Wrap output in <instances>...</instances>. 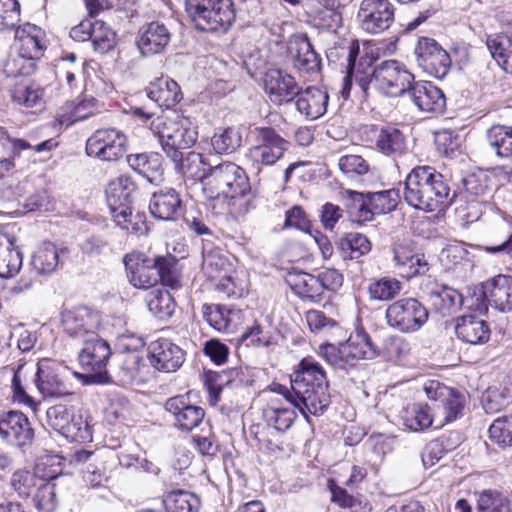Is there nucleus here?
I'll list each match as a JSON object with an SVG mask.
<instances>
[{
	"instance_id": "nucleus-1",
	"label": "nucleus",
	"mask_w": 512,
	"mask_h": 512,
	"mask_svg": "<svg viewBox=\"0 0 512 512\" xmlns=\"http://www.w3.org/2000/svg\"><path fill=\"white\" fill-rule=\"evenodd\" d=\"M358 42H352L346 49V75L342 81L340 94L348 99L353 82L365 96L371 91L389 97L407 93L414 75L396 60H387L374 66V58L368 54L359 55Z\"/></svg>"
},
{
	"instance_id": "nucleus-2",
	"label": "nucleus",
	"mask_w": 512,
	"mask_h": 512,
	"mask_svg": "<svg viewBox=\"0 0 512 512\" xmlns=\"http://www.w3.org/2000/svg\"><path fill=\"white\" fill-rule=\"evenodd\" d=\"M291 391L273 383L270 391L283 395L304 415L323 413L330 404L329 382L323 367L313 358H303L290 377Z\"/></svg>"
},
{
	"instance_id": "nucleus-3",
	"label": "nucleus",
	"mask_w": 512,
	"mask_h": 512,
	"mask_svg": "<svg viewBox=\"0 0 512 512\" xmlns=\"http://www.w3.org/2000/svg\"><path fill=\"white\" fill-rule=\"evenodd\" d=\"M151 131L158 137L166 156L173 162L181 160L182 150L195 144L198 135L190 119L176 113L157 117L151 123Z\"/></svg>"
},
{
	"instance_id": "nucleus-4",
	"label": "nucleus",
	"mask_w": 512,
	"mask_h": 512,
	"mask_svg": "<svg viewBox=\"0 0 512 512\" xmlns=\"http://www.w3.org/2000/svg\"><path fill=\"white\" fill-rule=\"evenodd\" d=\"M318 354L331 366L345 369L354 366L359 360L374 359L381 351L365 331L357 330L339 346L328 343L320 345Z\"/></svg>"
},
{
	"instance_id": "nucleus-5",
	"label": "nucleus",
	"mask_w": 512,
	"mask_h": 512,
	"mask_svg": "<svg viewBox=\"0 0 512 512\" xmlns=\"http://www.w3.org/2000/svg\"><path fill=\"white\" fill-rule=\"evenodd\" d=\"M186 11L196 28L205 32L226 30L235 19L231 0H186Z\"/></svg>"
},
{
	"instance_id": "nucleus-6",
	"label": "nucleus",
	"mask_w": 512,
	"mask_h": 512,
	"mask_svg": "<svg viewBox=\"0 0 512 512\" xmlns=\"http://www.w3.org/2000/svg\"><path fill=\"white\" fill-rule=\"evenodd\" d=\"M423 389L427 398L434 403V417L440 426L462 416L466 399L458 389L438 380L426 381Z\"/></svg>"
},
{
	"instance_id": "nucleus-7",
	"label": "nucleus",
	"mask_w": 512,
	"mask_h": 512,
	"mask_svg": "<svg viewBox=\"0 0 512 512\" xmlns=\"http://www.w3.org/2000/svg\"><path fill=\"white\" fill-rule=\"evenodd\" d=\"M144 340L132 334H124L118 338L116 366L117 377L122 384H130L143 380L142 369L145 367L142 356Z\"/></svg>"
},
{
	"instance_id": "nucleus-8",
	"label": "nucleus",
	"mask_w": 512,
	"mask_h": 512,
	"mask_svg": "<svg viewBox=\"0 0 512 512\" xmlns=\"http://www.w3.org/2000/svg\"><path fill=\"white\" fill-rule=\"evenodd\" d=\"M427 308L416 298H402L390 304L385 312L387 325L401 333L419 331L427 322Z\"/></svg>"
},
{
	"instance_id": "nucleus-9",
	"label": "nucleus",
	"mask_w": 512,
	"mask_h": 512,
	"mask_svg": "<svg viewBox=\"0 0 512 512\" xmlns=\"http://www.w3.org/2000/svg\"><path fill=\"white\" fill-rule=\"evenodd\" d=\"M47 424L69 441L87 442L92 440L91 427L77 414L73 406L57 404L46 411Z\"/></svg>"
},
{
	"instance_id": "nucleus-10",
	"label": "nucleus",
	"mask_w": 512,
	"mask_h": 512,
	"mask_svg": "<svg viewBox=\"0 0 512 512\" xmlns=\"http://www.w3.org/2000/svg\"><path fill=\"white\" fill-rule=\"evenodd\" d=\"M265 106V116L261 119V125L258 124V158L263 165H273L283 156L288 143L270 127L282 121L281 115L276 111H270L267 103Z\"/></svg>"
},
{
	"instance_id": "nucleus-11",
	"label": "nucleus",
	"mask_w": 512,
	"mask_h": 512,
	"mask_svg": "<svg viewBox=\"0 0 512 512\" xmlns=\"http://www.w3.org/2000/svg\"><path fill=\"white\" fill-rule=\"evenodd\" d=\"M127 137L116 128L96 130L86 142V153L102 161H116L126 152Z\"/></svg>"
},
{
	"instance_id": "nucleus-12",
	"label": "nucleus",
	"mask_w": 512,
	"mask_h": 512,
	"mask_svg": "<svg viewBox=\"0 0 512 512\" xmlns=\"http://www.w3.org/2000/svg\"><path fill=\"white\" fill-rule=\"evenodd\" d=\"M164 257L149 258L144 253L132 252L124 257L127 278L138 289H149L159 281V268Z\"/></svg>"
},
{
	"instance_id": "nucleus-13",
	"label": "nucleus",
	"mask_w": 512,
	"mask_h": 512,
	"mask_svg": "<svg viewBox=\"0 0 512 512\" xmlns=\"http://www.w3.org/2000/svg\"><path fill=\"white\" fill-rule=\"evenodd\" d=\"M414 54L418 66L427 74L439 79L448 74L451 67L450 55L434 39L419 38Z\"/></svg>"
},
{
	"instance_id": "nucleus-14",
	"label": "nucleus",
	"mask_w": 512,
	"mask_h": 512,
	"mask_svg": "<svg viewBox=\"0 0 512 512\" xmlns=\"http://www.w3.org/2000/svg\"><path fill=\"white\" fill-rule=\"evenodd\" d=\"M212 190L250 192L251 186L245 171L238 165L228 162L209 169L203 192Z\"/></svg>"
},
{
	"instance_id": "nucleus-15",
	"label": "nucleus",
	"mask_w": 512,
	"mask_h": 512,
	"mask_svg": "<svg viewBox=\"0 0 512 512\" xmlns=\"http://www.w3.org/2000/svg\"><path fill=\"white\" fill-rule=\"evenodd\" d=\"M394 12V6L389 0H362L357 18L362 30L370 34H379L393 24Z\"/></svg>"
},
{
	"instance_id": "nucleus-16",
	"label": "nucleus",
	"mask_w": 512,
	"mask_h": 512,
	"mask_svg": "<svg viewBox=\"0 0 512 512\" xmlns=\"http://www.w3.org/2000/svg\"><path fill=\"white\" fill-rule=\"evenodd\" d=\"M62 327L71 338L80 342L97 334L100 326V316L87 307H77L62 313Z\"/></svg>"
},
{
	"instance_id": "nucleus-17",
	"label": "nucleus",
	"mask_w": 512,
	"mask_h": 512,
	"mask_svg": "<svg viewBox=\"0 0 512 512\" xmlns=\"http://www.w3.org/2000/svg\"><path fill=\"white\" fill-rule=\"evenodd\" d=\"M299 87L292 75L279 68L269 69L263 76L264 92L278 106L293 101Z\"/></svg>"
},
{
	"instance_id": "nucleus-18",
	"label": "nucleus",
	"mask_w": 512,
	"mask_h": 512,
	"mask_svg": "<svg viewBox=\"0 0 512 512\" xmlns=\"http://www.w3.org/2000/svg\"><path fill=\"white\" fill-rule=\"evenodd\" d=\"M165 410L173 419L174 426L183 432L197 428L204 420V409L192 404L188 395H178L165 402Z\"/></svg>"
},
{
	"instance_id": "nucleus-19",
	"label": "nucleus",
	"mask_w": 512,
	"mask_h": 512,
	"mask_svg": "<svg viewBox=\"0 0 512 512\" xmlns=\"http://www.w3.org/2000/svg\"><path fill=\"white\" fill-rule=\"evenodd\" d=\"M148 360L160 372L171 373L178 370L185 360L184 351L168 338H157L148 346Z\"/></svg>"
},
{
	"instance_id": "nucleus-20",
	"label": "nucleus",
	"mask_w": 512,
	"mask_h": 512,
	"mask_svg": "<svg viewBox=\"0 0 512 512\" xmlns=\"http://www.w3.org/2000/svg\"><path fill=\"white\" fill-rule=\"evenodd\" d=\"M15 39L19 43V57L27 60V66L21 67L18 73L29 75L35 70L34 60L40 57L43 49L42 30L34 24L26 23L17 27Z\"/></svg>"
},
{
	"instance_id": "nucleus-21",
	"label": "nucleus",
	"mask_w": 512,
	"mask_h": 512,
	"mask_svg": "<svg viewBox=\"0 0 512 512\" xmlns=\"http://www.w3.org/2000/svg\"><path fill=\"white\" fill-rule=\"evenodd\" d=\"M407 93L414 105L422 112L442 114L446 109L443 91L429 81L412 82Z\"/></svg>"
},
{
	"instance_id": "nucleus-22",
	"label": "nucleus",
	"mask_w": 512,
	"mask_h": 512,
	"mask_svg": "<svg viewBox=\"0 0 512 512\" xmlns=\"http://www.w3.org/2000/svg\"><path fill=\"white\" fill-rule=\"evenodd\" d=\"M394 267L401 277L411 279L425 275L430 270V264L423 253H418L409 245L396 243L393 246Z\"/></svg>"
},
{
	"instance_id": "nucleus-23",
	"label": "nucleus",
	"mask_w": 512,
	"mask_h": 512,
	"mask_svg": "<svg viewBox=\"0 0 512 512\" xmlns=\"http://www.w3.org/2000/svg\"><path fill=\"white\" fill-rule=\"evenodd\" d=\"M293 101L297 112L306 120L313 121L326 113L329 94L325 88L310 86L302 90L299 87Z\"/></svg>"
},
{
	"instance_id": "nucleus-24",
	"label": "nucleus",
	"mask_w": 512,
	"mask_h": 512,
	"mask_svg": "<svg viewBox=\"0 0 512 512\" xmlns=\"http://www.w3.org/2000/svg\"><path fill=\"white\" fill-rule=\"evenodd\" d=\"M0 436L11 445L25 446L33 438V429L25 414L9 411L0 418Z\"/></svg>"
},
{
	"instance_id": "nucleus-25",
	"label": "nucleus",
	"mask_w": 512,
	"mask_h": 512,
	"mask_svg": "<svg viewBox=\"0 0 512 512\" xmlns=\"http://www.w3.org/2000/svg\"><path fill=\"white\" fill-rule=\"evenodd\" d=\"M82 343L83 348L79 353V362L82 368L89 372L101 374L111 356L108 342L95 334Z\"/></svg>"
},
{
	"instance_id": "nucleus-26",
	"label": "nucleus",
	"mask_w": 512,
	"mask_h": 512,
	"mask_svg": "<svg viewBox=\"0 0 512 512\" xmlns=\"http://www.w3.org/2000/svg\"><path fill=\"white\" fill-rule=\"evenodd\" d=\"M288 53L300 72L313 73L320 69L321 59L305 35H294L288 42Z\"/></svg>"
},
{
	"instance_id": "nucleus-27",
	"label": "nucleus",
	"mask_w": 512,
	"mask_h": 512,
	"mask_svg": "<svg viewBox=\"0 0 512 512\" xmlns=\"http://www.w3.org/2000/svg\"><path fill=\"white\" fill-rule=\"evenodd\" d=\"M479 299L488 302L500 312L512 310V276L499 274L483 286Z\"/></svg>"
},
{
	"instance_id": "nucleus-28",
	"label": "nucleus",
	"mask_w": 512,
	"mask_h": 512,
	"mask_svg": "<svg viewBox=\"0 0 512 512\" xmlns=\"http://www.w3.org/2000/svg\"><path fill=\"white\" fill-rule=\"evenodd\" d=\"M35 384L44 397H62L69 394L60 378L59 367L48 359L38 362Z\"/></svg>"
},
{
	"instance_id": "nucleus-29",
	"label": "nucleus",
	"mask_w": 512,
	"mask_h": 512,
	"mask_svg": "<svg viewBox=\"0 0 512 512\" xmlns=\"http://www.w3.org/2000/svg\"><path fill=\"white\" fill-rule=\"evenodd\" d=\"M406 192H449L443 175L430 166L414 168L405 181Z\"/></svg>"
},
{
	"instance_id": "nucleus-30",
	"label": "nucleus",
	"mask_w": 512,
	"mask_h": 512,
	"mask_svg": "<svg viewBox=\"0 0 512 512\" xmlns=\"http://www.w3.org/2000/svg\"><path fill=\"white\" fill-rule=\"evenodd\" d=\"M170 38L171 34L163 23L151 22L143 27L137 45L143 55H154L165 49Z\"/></svg>"
},
{
	"instance_id": "nucleus-31",
	"label": "nucleus",
	"mask_w": 512,
	"mask_h": 512,
	"mask_svg": "<svg viewBox=\"0 0 512 512\" xmlns=\"http://www.w3.org/2000/svg\"><path fill=\"white\" fill-rule=\"evenodd\" d=\"M285 282L303 300L318 302L322 299L321 284L317 276L293 269L287 273Z\"/></svg>"
},
{
	"instance_id": "nucleus-32",
	"label": "nucleus",
	"mask_w": 512,
	"mask_h": 512,
	"mask_svg": "<svg viewBox=\"0 0 512 512\" xmlns=\"http://www.w3.org/2000/svg\"><path fill=\"white\" fill-rule=\"evenodd\" d=\"M127 163L154 186L163 181L162 156L159 153L130 154L127 156Z\"/></svg>"
},
{
	"instance_id": "nucleus-33",
	"label": "nucleus",
	"mask_w": 512,
	"mask_h": 512,
	"mask_svg": "<svg viewBox=\"0 0 512 512\" xmlns=\"http://www.w3.org/2000/svg\"><path fill=\"white\" fill-rule=\"evenodd\" d=\"M455 333L463 342L477 345L488 342L491 331L485 320L466 315L457 319Z\"/></svg>"
},
{
	"instance_id": "nucleus-34",
	"label": "nucleus",
	"mask_w": 512,
	"mask_h": 512,
	"mask_svg": "<svg viewBox=\"0 0 512 512\" xmlns=\"http://www.w3.org/2000/svg\"><path fill=\"white\" fill-rule=\"evenodd\" d=\"M22 264V253L15 246V237L0 231V278L14 277Z\"/></svg>"
},
{
	"instance_id": "nucleus-35",
	"label": "nucleus",
	"mask_w": 512,
	"mask_h": 512,
	"mask_svg": "<svg viewBox=\"0 0 512 512\" xmlns=\"http://www.w3.org/2000/svg\"><path fill=\"white\" fill-rule=\"evenodd\" d=\"M147 96L159 107L170 109L180 102L182 93L178 83L168 77L156 79L146 89Z\"/></svg>"
},
{
	"instance_id": "nucleus-36",
	"label": "nucleus",
	"mask_w": 512,
	"mask_h": 512,
	"mask_svg": "<svg viewBox=\"0 0 512 512\" xmlns=\"http://www.w3.org/2000/svg\"><path fill=\"white\" fill-rule=\"evenodd\" d=\"M423 292L434 309L443 315L460 305L462 301L457 290L444 284L426 285Z\"/></svg>"
},
{
	"instance_id": "nucleus-37",
	"label": "nucleus",
	"mask_w": 512,
	"mask_h": 512,
	"mask_svg": "<svg viewBox=\"0 0 512 512\" xmlns=\"http://www.w3.org/2000/svg\"><path fill=\"white\" fill-rule=\"evenodd\" d=\"M506 178L507 175L505 174L477 169L462 176L459 181L466 192H486L491 190L497 192L500 189V183Z\"/></svg>"
},
{
	"instance_id": "nucleus-38",
	"label": "nucleus",
	"mask_w": 512,
	"mask_h": 512,
	"mask_svg": "<svg viewBox=\"0 0 512 512\" xmlns=\"http://www.w3.org/2000/svg\"><path fill=\"white\" fill-rule=\"evenodd\" d=\"M202 310L207 323L220 332L233 330L241 318L239 311L231 310L223 305L204 304Z\"/></svg>"
},
{
	"instance_id": "nucleus-39",
	"label": "nucleus",
	"mask_w": 512,
	"mask_h": 512,
	"mask_svg": "<svg viewBox=\"0 0 512 512\" xmlns=\"http://www.w3.org/2000/svg\"><path fill=\"white\" fill-rule=\"evenodd\" d=\"M175 168L182 173L187 180H192L193 184H199L203 190L207 180L209 169L212 168L204 162V158L200 153L189 152L186 157L174 162Z\"/></svg>"
},
{
	"instance_id": "nucleus-40",
	"label": "nucleus",
	"mask_w": 512,
	"mask_h": 512,
	"mask_svg": "<svg viewBox=\"0 0 512 512\" xmlns=\"http://www.w3.org/2000/svg\"><path fill=\"white\" fill-rule=\"evenodd\" d=\"M45 91L36 83L19 82L11 89L13 102L26 108L41 110L45 105Z\"/></svg>"
},
{
	"instance_id": "nucleus-41",
	"label": "nucleus",
	"mask_w": 512,
	"mask_h": 512,
	"mask_svg": "<svg viewBox=\"0 0 512 512\" xmlns=\"http://www.w3.org/2000/svg\"><path fill=\"white\" fill-rule=\"evenodd\" d=\"M403 425L413 432H420L429 428L436 418L431 413L430 407L426 403H414L408 405L401 412Z\"/></svg>"
},
{
	"instance_id": "nucleus-42",
	"label": "nucleus",
	"mask_w": 512,
	"mask_h": 512,
	"mask_svg": "<svg viewBox=\"0 0 512 512\" xmlns=\"http://www.w3.org/2000/svg\"><path fill=\"white\" fill-rule=\"evenodd\" d=\"M486 141L498 158L512 157V126L494 124L486 131Z\"/></svg>"
},
{
	"instance_id": "nucleus-43",
	"label": "nucleus",
	"mask_w": 512,
	"mask_h": 512,
	"mask_svg": "<svg viewBox=\"0 0 512 512\" xmlns=\"http://www.w3.org/2000/svg\"><path fill=\"white\" fill-rule=\"evenodd\" d=\"M16 195V199L8 202L7 208L10 209V213L21 216L33 211H50L53 209L49 194Z\"/></svg>"
},
{
	"instance_id": "nucleus-44",
	"label": "nucleus",
	"mask_w": 512,
	"mask_h": 512,
	"mask_svg": "<svg viewBox=\"0 0 512 512\" xmlns=\"http://www.w3.org/2000/svg\"><path fill=\"white\" fill-rule=\"evenodd\" d=\"M486 46L498 65L512 74V43L503 34H492L486 38Z\"/></svg>"
},
{
	"instance_id": "nucleus-45",
	"label": "nucleus",
	"mask_w": 512,
	"mask_h": 512,
	"mask_svg": "<svg viewBox=\"0 0 512 512\" xmlns=\"http://www.w3.org/2000/svg\"><path fill=\"white\" fill-rule=\"evenodd\" d=\"M150 213L160 220H173L181 210L178 194H152Z\"/></svg>"
},
{
	"instance_id": "nucleus-46",
	"label": "nucleus",
	"mask_w": 512,
	"mask_h": 512,
	"mask_svg": "<svg viewBox=\"0 0 512 512\" xmlns=\"http://www.w3.org/2000/svg\"><path fill=\"white\" fill-rule=\"evenodd\" d=\"M216 290L227 298L239 299L248 294L250 282L244 271L234 272V275L223 276L215 282Z\"/></svg>"
},
{
	"instance_id": "nucleus-47",
	"label": "nucleus",
	"mask_w": 512,
	"mask_h": 512,
	"mask_svg": "<svg viewBox=\"0 0 512 512\" xmlns=\"http://www.w3.org/2000/svg\"><path fill=\"white\" fill-rule=\"evenodd\" d=\"M231 270L228 259L216 249L203 252L202 271L210 281L217 282Z\"/></svg>"
},
{
	"instance_id": "nucleus-48",
	"label": "nucleus",
	"mask_w": 512,
	"mask_h": 512,
	"mask_svg": "<svg viewBox=\"0 0 512 512\" xmlns=\"http://www.w3.org/2000/svg\"><path fill=\"white\" fill-rule=\"evenodd\" d=\"M59 259V249L53 243L46 242L34 252L31 264L37 273L50 274L57 269Z\"/></svg>"
},
{
	"instance_id": "nucleus-49",
	"label": "nucleus",
	"mask_w": 512,
	"mask_h": 512,
	"mask_svg": "<svg viewBox=\"0 0 512 512\" xmlns=\"http://www.w3.org/2000/svg\"><path fill=\"white\" fill-rule=\"evenodd\" d=\"M149 311L157 318H170L176 308L173 296L166 289H154L146 296Z\"/></svg>"
},
{
	"instance_id": "nucleus-50",
	"label": "nucleus",
	"mask_w": 512,
	"mask_h": 512,
	"mask_svg": "<svg viewBox=\"0 0 512 512\" xmlns=\"http://www.w3.org/2000/svg\"><path fill=\"white\" fill-rule=\"evenodd\" d=\"M406 203L423 212L444 211L452 202L449 194H403Z\"/></svg>"
},
{
	"instance_id": "nucleus-51",
	"label": "nucleus",
	"mask_w": 512,
	"mask_h": 512,
	"mask_svg": "<svg viewBox=\"0 0 512 512\" xmlns=\"http://www.w3.org/2000/svg\"><path fill=\"white\" fill-rule=\"evenodd\" d=\"M40 481L36 472L27 468H19L11 474L9 487L19 498L25 499L32 495Z\"/></svg>"
},
{
	"instance_id": "nucleus-52",
	"label": "nucleus",
	"mask_w": 512,
	"mask_h": 512,
	"mask_svg": "<svg viewBox=\"0 0 512 512\" xmlns=\"http://www.w3.org/2000/svg\"><path fill=\"white\" fill-rule=\"evenodd\" d=\"M376 147L385 155H400L406 149L405 137L397 128H382L376 139Z\"/></svg>"
},
{
	"instance_id": "nucleus-53",
	"label": "nucleus",
	"mask_w": 512,
	"mask_h": 512,
	"mask_svg": "<svg viewBox=\"0 0 512 512\" xmlns=\"http://www.w3.org/2000/svg\"><path fill=\"white\" fill-rule=\"evenodd\" d=\"M362 196L364 194H361ZM367 200L363 201V206L360 209L362 216L365 220L369 219L368 213L371 214H385L394 210L397 206V201L400 199V194H365Z\"/></svg>"
},
{
	"instance_id": "nucleus-54",
	"label": "nucleus",
	"mask_w": 512,
	"mask_h": 512,
	"mask_svg": "<svg viewBox=\"0 0 512 512\" xmlns=\"http://www.w3.org/2000/svg\"><path fill=\"white\" fill-rule=\"evenodd\" d=\"M163 503L167 512H196L200 501L196 495L190 492L177 490L169 492Z\"/></svg>"
},
{
	"instance_id": "nucleus-55",
	"label": "nucleus",
	"mask_w": 512,
	"mask_h": 512,
	"mask_svg": "<svg viewBox=\"0 0 512 512\" xmlns=\"http://www.w3.org/2000/svg\"><path fill=\"white\" fill-rule=\"evenodd\" d=\"M70 113H58L56 121L61 127H69L75 122L82 121L92 116L97 110L94 98L83 99L73 107L69 106Z\"/></svg>"
},
{
	"instance_id": "nucleus-56",
	"label": "nucleus",
	"mask_w": 512,
	"mask_h": 512,
	"mask_svg": "<svg viewBox=\"0 0 512 512\" xmlns=\"http://www.w3.org/2000/svg\"><path fill=\"white\" fill-rule=\"evenodd\" d=\"M106 202L117 225L121 228H128V217L132 216L130 194H107Z\"/></svg>"
},
{
	"instance_id": "nucleus-57",
	"label": "nucleus",
	"mask_w": 512,
	"mask_h": 512,
	"mask_svg": "<svg viewBox=\"0 0 512 512\" xmlns=\"http://www.w3.org/2000/svg\"><path fill=\"white\" fill-rule=\"evenodd\" d=\"M344 259H357L371 249L368 238L359 233H349L342 238L338 245Z\"/></svg>"
},
{
	"instance_id": "nucleus-58",
	"label": "nucleus",
	"mask_w": 512,
	"mask_h": 512,
	"mask_svg": "<svg viewBox=\"0 0 512 512\" xmlns=\"http://www.w3.org/2000/svg\"><path fill=\"white\" fill-rule=\"evenodd\" d=\"M488 432L490 440L500 448L512 447V414L497 417Z\"/></svg>"
},
{
	"instance_id": "nucleus-59",
	"label": "nucleus",
	"mask_w": 512,
	"mask_h": 512,
	"mask_svg": "<svg viewBox=\"0 0 512 512\" xmlns=\"http://www.w3.org/2000/svg\"><path fill=\"white\" fill-rule=\"evenodd\" d=\"M401 289L400 281L395 278L383 277L369 284L368 293L372 300L389 301L394 299Z\"/></svg>"
},
{
	"instance_id": "nucleus-60",
	"label": "nucleus",
	"mask_w": 512,
	"mask_h": 512,
	"mask_svg": "<svg viewBox=\"0 0 512 512\" xmlns=\"http://www.w3.org/2000/svg\"><path fill=\"white\" fill-rule=\"evenodd\" d=\"M262 417L268 426L273 427L277 431H286L292 425L295 413L289 408H282L274 404V402L263 408Z\"/></svg>"
},
{
	"instance_id": "nucleus-61",
	"label": "nucleus",
	"mask_w": 512,
	"mask_h": 512,
	"mask_svg": "<svg viewBox=\"0 0 512 512\" xmlns=\"http://www.w3.org/2000/svg\"><path fill=\"white\" fill-rule=\"evenodd\" d=\"M332 501L342 508H348L351 512H371L372 506L367 499L354 497L344 488L337 485H330Z\"/></svg>"
},
{
	"instance_id": "nucleus-62",
	"label": "nucleus",
	"mask_w": 512,
	"mask_h": 512,
	"mask_svg": "<svg viewBox=\"0 0 512 512\" xmlns=\"http://www.w3.org/2000/svg\"><path fill=\"white\" fill-rule=\"evenodd\" d=\"M90 41L94 50L103 54L114 48L116 33L104 21L95 20Z\"/></svg>"
},
{
	"instance_id": "nucleus-63",
	"label": "nucleus",
	"mask_w": 512,
	"mask_h": 512,
	"mask_svg": "<svg viewBox=\"0 0 512 512\" xmlns=\"http://www.w3.org/2000/svg\"><path fill=\"white\" fill-rule=\"evenodd\" d=\"M211 144L218 154H230L241 145V135L238 130L228 127L214 133Z\"/></svg>"
},
{
	"instance_id": "nucleus-64",
	"label": "nucleus",
	"mask_w": 512,
	"mask_h": 512,
	"mask_svg": "<svg viewBox=\"0 0 512 512\" xmlns=\"http://www.w3.org/2000/svg\"><path fill=\"white\" fill-rule=\"evenodd\" d=\"M34 491L33 502L37 510L53 512L57 506L55 484L41 479Z\"/></svg>"
}]
</instances>
